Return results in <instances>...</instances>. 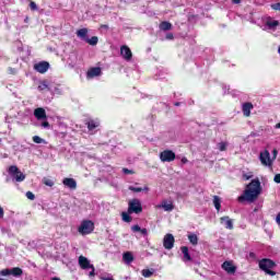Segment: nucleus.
<instances>
[{
  "mask_svg": "<svg viewBox=\"0 0 280 280\" xmlns=\"http://www.w3.org/2000/svg\"><path fill=\"white\" fill-rule=\"evenodd\" d=\"M220 222L221 224H224L225 229H228L229 231H233V220H231V218L221 217Z\"/></svg>",
  "mask_w": 280,
  "mask_h": 280,
  "instance_id": "dca6fc26",
  "label": "nucleus"
},
{
  "mask_svg": "<svg viewBox=\"0 0 280 280\" xmlns=\"http://www.w3.org/2000/svg\"><path fill=\"white\" fill-rule=\"evenodd\" d=\"M143 206H141V200L135 198L128 202V213H142Z\"/></svg>",
  "mask_w": 280,
  "mask_h": 280,
  "instance_id": "39448f33",
  "label": "nucleus"
},
{
  "mask_svg": "<svg viewBox=\"0 0 280 280\" xmlns=\"http://www.w3.org/2000/svg\"><path fill=\"white\" fill-rule=\"evenodd\" d=\"M258 266L260 270H264V272L270 275V277H275V275H277V272L272 271V268L276 266V264L270 258H262L259 260Z\"/></svg>",
  "mask_w": 280,
  "mask_h": 280,
  "instance_id": "7ed1b4c3",
  "label": "nucleus"
},
{
  "mask_svg": "<svg viewBox=\"0 0 280 280\" xmlns=\"http://www.w3.org/2000/svg\"><path fill=\"white\" fill-rule=\"evenodd\" d=\"M131 231H133V233H140L141 226H139V224H136V225L131 226Z\"/></svg>",
  "mask_w": 280,
  "mask_h": 280,
  "instance_id": "ea45409f",
  "label": "nucleus"
},
{
  "mask_svg": "<svg viewBox=\"0 0 280 280\" xmlns=\"http://www.w3.org/2000/svg\"><path fill=\"white\" fill-rule=\"evenodd\" d=\"M232 3L238 4L242 3V0H232Z\"/></svg>",
  "mask_w": 280,
  "mask_h": 280,
  "instance_id": "3c124183",
  "label": "nucleus"
},
{
  "mask_svg": "<svg viewBox=\"0 0 280 280\" xmlns=\"http://www.w3.org/2000/svg\"><path fill=\"white\" fill-rule=\"evenodd\" d=\"M102 75V68L100 67H94V68H90L86 72V78H97Z\"/></svg>",
  "mask_w": 280,
  "mask_h": 280,
  "instance_id": "4468645a",
  "label": "nucleus"
},
{
  "mask_svg": "<svg viewBox=\"0 0 280 280\" xmlns=\"http://www.w3.org/2000/svg\"><path fill=\"white\" fill-rule=\"evenodd\" d=\"M228 147H229L228 142H219L218 143V148H219L220 152H226Z\"/></svg>",
  "mask_w": 280,
  "mask_h": 280,
  "instance_id": "7c9ffc66",
  "label": "nucleus"
},
{
  "mask_svg": "<svg viewBox=\"0 0 280 280\" xmlns=\"http://www.w3.org/2000/svg\"><path fill=\"white\" fill-rule=\"evenodd\" d=\"M243 178H244L245 180H250V178H253V176L243 175Z\"/></svg>",
  "mask_w": 280,
  "mask_h": 280,
  "instance_id": "09e8293b",
  "label": "nucleus"
},
{
  "mask_svg": "<svg viewBox=\"0 0 280 280\" xmlns=\"http://www.w3.org/2000/svg\"><path fill=\"white\" fill-rule=\"evenodd\" d=\"M30 9L33 11V12H36V10H38V5H36V2L34 1H30Z\"/></svg>",
  "mask_w": 280,
  "mask_h": 280,
  "instance_id": "e433bc0d",
  "label": "nucleus"
},
{
  "mask_svg": "<svg viewBox=\"0 0 280 280\" xmlns=\"http://www.w3.org/2000/svg\"><path fill=\"white\" fill-rule=\"evenodd\" d=\"M176 240L173 234H166L163 238V246L166 250H172L174 248Z\"/></svg>",
  "mask_w": 280,
  "mask_h": 280,
  "instance_id": "0eeeda50",
  "label": "nucleus"
},
{
  "mask_svg": "<svg viewBox=\"0 0 280 280\" xmlns=\"http://www.w3.org/2000/svg\"><path fill=\"white\" fill-rule=\"evenodd\" d=\"M78 38H81V40H88L89 38V28H81L77 31Z\"/></svg>",
  "mask_w": 280,
  "mask_h": 280,
  "instance_id": "6ab92c4d",
  "label": "nucleus"
},
{
  "mask_svg": "<svg viewBox=\"0 0 280 280\" xmlns=\"http://www.w3.org/2000/svg\"><path fill=\"white\" fill-rule=\"evenodd\" d=\"M26 198H27L28 200H35V199H36V196L34 195V192L27 191V192H26Z\"/></svg>",
  "mask_w": 280,
  "mask_h": 280,
  "instance_id": "58836bf2",
  "label": "nucleus"
},
{
  "mask_svg": "<svg viewBox=\"0 0 280 280\" xmlns=\"http://www.w3.org/2000/svg\"><path fill=\"white\" fill-rule=\"evenodd\" d=\"M33 69L37 71V73H47L49 71V62L48 61H39L33 66Z\"/></svg>",
  "mask_w": 280,
  "mask_h": 280,
  "instance_id": "6e6552de",
  "label": "nucleus"
},
{
  "mask_svg": "<svg viewBox=\"0 0 280 280\" xmlns=\"http://www.w3.org/2000/svg\"><path fill=\"white\" fill-rule=\"evenodd\" d=\"M85 43H88V45H91L92 47H95V45L100 43V38L97 36H92L91 38L85 39Z\"/></svg>",
  "mask_w": 280,
  "mask_h": 280,
  "instance_id": "b1692460",
  "label": "nucleus"
},
{
  "mask_svg": "<svg viewBox=\"0 0 280 280\" xmlns=\"http://www.w3.org/2000/svg\"><path fill=\"white\" fill-rule=\"evenodd\" d=\"M187 162H188L187 158H183V159H182V163L185 164V163H187Z\"/></svg>",
  "mask_w": 280,
  "mask_h": 280,
  "instance_id": "864d4df0",
  "label": "nucleus"
},
{
  "mask_svg": "<svg viewBox=\"0 0 280 280\" xmlns=\"http://www.w3.org/2000/svg\"><path fill=\"white\" fill-rule=\"evenodd\" d=\"M62 185H65V187H68V189H78V182H75V179L71 177L63 178Z\"/></svg>",
  "mask_w": 280,
  "mask_h": 280,
  "instance_id": "f8f14e48",
  "label": "nucleus"
},
{
  "mask_svg": "<svg viewBox=\"0 0 280 280\" xmlns=\"http://www.w3.org/2000/svg\"><path fill=\"white\" fill-rule=\"evenodd\" d=\"M102 30H108V25L107 24H103L101 25Z\"/></svg>",
  "mask_w": 280,
  "mask_h": 280,
  "instance_id": "603ef678",
  "label": "nucleus"
},
{
  "mask_svg": "<svg viewBox=\"0 0 280 280\" xmlns=\"http://www.w3.org/2000/svg\"><path fill=\"white\" fill-rule=\"evenodd\" d=\"M166 39H167V40H174V34L167 33V34H166Z\"/></svg>",
  "mask_w": 280,
  "mask_h": 280,
  "instance_id": "79ce46f5",
  "label": "nucleus"
},
{
  "mask_svg": "<svg viewBox=\"0 0 280 280\" xmlns=\"http://www.w3.org/2000/svg\"><path fill=\"white\" fill-rule=\"evenodd\" d=\"M249 255H250V257H254V256H255V254H254V253H250Z\"/></svg>",
  "mask_w": 280,
  "mask_h": 280,
  "instance_id": "bf43d9fd",
  "label": "nucleus"
},
{
  "mask_svg": "<svg viewBox=\"0 0 280 280\" xmlns=\"http://www.w3.org/2000/svg\"><path fill=\"white\" fill-rule=\"evenodd\" d=\"M0 275L1 277H10V275H12V269H2Z\"/></svg>",
  "mask_w": 280,
  "mask_h": 280,
  "instance_id": "2f4dec72",
  "label": "nucleus"
},
{
  "mask_svg": "<svg viewBox=\"0 0 280 280\" xmlns=\"http://www.w3.org/2000/svg\"><path fill=\"white\" fill-rule=\"evenodd\" d=\"M276 128H277V129H280V122H278V124L276 125Z\"/></svg>",
  "mask_w": 280,
  "mask_h": 280,
  "instance_id": "5fc2aeb1",
  "label": "nucleus"
},
{
  "mask_svg": "<svg viewBox=\"0 0 280 280\" xmlns=\"http://www.w3.org/2000/svg\"><path fill=\"white\" fill-rule=\"evenodd\" d=\"M188 240L192 246H198V235L196 234H189Z\"/></svg>",
  "mask_w": 280,
  "mask_h": 280,
  "instance_id": "bb28decb",
  "label": "nucleus"
},
{
  "mask_svg": "<svg viewBox=\"0 0 280 280\" xmlns=\"http://www.w3.org/2000/svg\"><path fill=\"white\" fill-rule=\"evenodd\" d=\"M152 275H154V271H152L150 269L142 270V277H144L145 279H150V277H152Z\"/></svg>",
  "mask_w": 280,
  "mask_h": 280,
  "instance_id": "c756f323",
  "label": "nucleus"
},
{
  "mask_svg": "<svg viewBox=\"0 0 280 280\" xmlns=\"http://www.w3.org/2000/svg\"><path fill=\"white\" fill-rule=\"evenodd\" d=\"M124 174H135V171L128 170V168H122Z\"/></svg>",
  "mask_w": 280,
  "mask_h": 280,
  "instance_id": "37998d69",
  "label": "nucleus"
},
{
  "mask_svg": "<svg viewBox=\"0 0 280 280\" xmlns=\"http://www.w3.org/2000/svg\"><path fill=\"white\" fill-rule=\"evenodd\" d=\"M120 56H122V58L125 60H132V50H130V47L128 46H121L120 47Z\"/></svg>",
  "mask_w": 280,
  "mask_h": 280,
  "instance_id": "9b49d317",
  "label": "nucleus"
},
{
  "mask_svg": "<svg viewBox=\"0 0 280 280\" xmlns=\"http://www.w3.org/2000/svg\"><path fill=\"white\" fill-rule=\"evenodd\" d=\"M259 159H260L261 165H265V166L272 165V160L270 159V152L268 150L260 152Z\"/></svg>",
  "mask_w": 280,
  "mask_h": 280,
  "instance_id": "1a4fd4ad",
  "label": "nucleus"
},
{
  "mask_svg": "<svg viewBox=\"0 0 280 280\" xmlns=\"http://www.w3.org/2000/svg\"><path fill=\"white\" fill-rule=\"evenodd\" d=\"M3 215H4V212H3L2 207L0 206V218H3Z\"/></svg>",
  "mask_w": 280,
  "mask_h": 280,
  "instance_id": "8fccbe9b",
  "label": "nucleus"
},
{
  "mask_svg": "<svg viewBox=\"0 0 280 280\" xmlns=\"http://www.w3.org/2000/svg\"><path fill=\"white\" fill-rule=\"evenodd\" d=\"M46 89H49V85L47 84V81H43V82L38 85V91H46Z\"/></svg>",
  "mask_w": 280,
  "mask_h": 280,
  "instance_id": "473e14b6",
  "label": "nucleus"
},
{
  "mask_svg": "<svg viewBox=\"0 0 280 280\" xmlns=\"http://www.w3.org/2000/svg\"><path fill=\"white\" fill-rule=\"evenodd\" d=\"M160 30L162 32H170V30H172V23L164 21L160 23Z\"/></svg>",
  "mask_w": 280,
  "mask_h": 280,
  "instance_id": "5701e85b",
  "label": "nucleus"
},
{
  "mask_svg": "<svg viewBox=\"0 0 280 280\" xmlns=\"http://www.w3.org/2000/svg\"><path fill=\"white\" fill-rule=\"evenodd\" d=\"M174 106H180V103L177 102V103L174 104Z\"/></svg>",
  "mask_w": 280,
  "mask_h": 280,
  "instance_id": "4d7b16f0",
  "label": "nucleus"
},
{
  "mask_svg": "<svg viewBox=\"0 0 280 280\" xmlns=\"http://www.w3.org/2000/svg\"><path fill=\"white\" fill-rule=\"evenodd\" d=\"M261 194V182L259 178L253 179L245 188L244 194L238 197V202H255Z\"/></svg>",
  "mask_w": 280,
  "mask_h": 280,
  "instance_id": "f257e3e1",
  "label": "nucleus"
},
{
  "mask_svg": "<svg viewBox=\"0 0 280 280\" xmlns=\"http://www.w3.org/2000/svg\"><path fill=\"white\" fill-rule=\"evenodd\" d=\"M79 266L82 268V270H89L90 268H93V265H91L89 258L84 256L79 257Z\"/></svg>",
  "mask_w": 280,
  "mask_h": 280,
  "instance_id": "ddd939ff",
  "label": "nucleus"
},
{
  "mask_svg": "<svg viewBox=\"0 0 280 280\" xmlns=\"http://www.w3.org/2000/svg\"><path fill=\"white\" fill-rule=\"evenodd\" d=\"M34 115L36 117V119L40 120V119H47V112H45V108L43 107H38L34 110Z\"/></svg>",
  "mask_w": 280,
  "mask_h": 280,
  "instance_id": "f3484780",
  "label": "nucleus"
},
{
  "mask_svg": "<svg viewBox=\"0 0 280 280\" xmlns=\"http://www.w3.org/2000/svg\"><path fill=\"white\" fill-rule=\"evenodd\" d=\"M180 250L184 255V261H191V255H189V247L187 246H182Z\"/></svg>",
  "mask_w": 280,
  "mask_h": 280,
  "instance_id": "412c9836",
  "label": "nucleus"
},
{
  "mask_svg": "<svg viewBox=\"0 0 280 280\" xmlns=\"http://www.w3.org/2000/svg\"><path fill=\"white\" fill-rule=\"evenodd\" d=\"M253 108H255L253 103H250V102L244 103L242 106L244 117H250V110H253Z\"/></svg>",
  "mask_w": 280,
  "mask_h": 280,
  "instance_id": "2eb2a0df",
  "label": "nucleus"
},
{
  "mask_svg": "<svg viewBox=\"0 0 280 280\" xmlns=\"http://www.w3.org/2000/svg\"><path fill=\"white\" fill-rule=\"evenodd\" d=\"M160 161L162 163H172V161H176V153L172 150H164L160 153Z\"/></svg>",
  "mask_w": 280,
  "mask_h": 280,
  "instance_id": "423d86ee",
  "label": "nucleus"
},
{
  "mask_svg": "<svg viewBox=\"0 0 280 280\" xmlns=\"http://www.w3.org/2000/svg\"><path fill=\"white\" fill-rule=\"evenodd\" d=\"M271 10H275V12H280V2L270 4Z\"/></svg>",
  "mask_w": 280,
  "mask_h": 280,
  "instance_id": "f704fd0d",
  "label": "nucleus"
},
{
  "mask_svg": "<svg viewBox=\"0 0 280 280\" xmlns=\"http://www.w3.org/2000/svg\"><path fill=\"white\" fill-rule=\"evenodd\" d=\"M78 231L81 235H91V233L95 231V223H93L91 220L82 221Z\"/></svg>",
  "mask_w": 280,
  "mask_h": 280,
  "instance_id": "20e7f679",
  "label": "nucleus"
},
{
  "mask_svg": "<svg viewBox=\"0 0 280 280\" xmlns=\"http://www.w3.org/2000/svg\"><path fill=\"white\" fill-rule=\"evenodd\" d=\"M122 259L126 264H132L135 261V256L130 252H126L122 255Z\"/></svg>",
  "mask_w": 280,
  "mask_h": 280,
  "instance_id": "4be33fe9",
  "label": "nucleus"
},
{
  "mask_svg": "<svg viewBox=\"0 0 280 280\" xmlns=\"http://www.w3.org/2000/svg\"><path fill=\"white\" fill-rule=\"evenodd\" d=\"M104 280H115V279H113V278H105Z\"/></svg>",
  "mask_w": 280,
  "mask_h": 280,
  "instance_id": "13d9d810",
  "label": "nucleus"
},
{
  "mask_svg": "<svg viewBox=\"0 0 280 280\" xmlns=\"http://www.w3.org/2000/svg\"><path fill=\"white\" fill-rule=\"evenodd\" d=\"M43 183H44V185H46V187H54V180H51V179H49L47 177H45L43 179Z\"/></svg>",
  "mask_w": 280,
  "mask_h": 280,
  "instance_id": "72a5a7b5",
  "label": "nucleus"
},
{
  "mask_svg": "<svg viewBox=\"0 0 280 280\" xmlns=\"http://www.w3.org/2000/svg\"><path fill=\"white\" fill-rule=\"evenodd\" d=\"M129 190L130 191H133L135 194H140V191H148V187H145L144 189L143 188H141V187H133V186H130L129 187Z\"/></svg>",
  "mask_w": 280,
  "mask_h": 280,
  "instance_id": "c85d7f7f",
  "label": "nucleus"
},
{
  "mask_svg": "<svg viewBox=\"0 0 280 280\" xmlns=\"http://www.w3.org/2000/svg\"><path fill=\"white\" fill-rule=\"evenodd\" d=\"M213 205L217 211H220V209H222V200L218 196H213Z\"/></svg>",
  "mask_w": 280,
  "mask_h": 280,
  "instance_id": "393cba45",
  "label": "nucleus"
},
{
  "mask_svg": "<svg viewBox=\"0 0 280 280\" xmlns=\"http://www.w3.org/2000/svg\"><path fill=\"white\" fill-rule=\"evenodd\" d=\"M267 25L268 27H278L279 21L273 20V21L267 22Z\"/></svg>",
  "mask_w": 280,
  "mask_h": 280,
  "instance_id": "c9c22d12",
  "label": "nucleus"
},
{
  "mask_svg": "<svg viewBox=\"0 0 280 280\" xmlns=\"http://www.w3.org/2000/svg\"><path fill=\"white\" fill-rule=\"evenodd\" d=\"M92 271H90V277H95V267L90 268Z\"/></svg>",
  "mask_w": 280,
  "mask_h": 280,
  "instance_id": "a18cd8bd",
  "label": "nucleus"
},
{
  "mask_svg": "<svg viewBox=\"0 0 280 280\" xmlns=\"http://www.w3.org/2000/svg\"><path fill=\"white\" fill-rule=\"evenodd\" d=\"M34 143H45V140L38 136L33 137Z\"/></svg>",
  "mask_w": 280,
  "mask_h": 280,
  "instance_id": "4c0bfd02",
  "label": "nucleus"
},
{
  "mask_svg": "<svg viewBox=\"0 0 280 280\" xmlns=\"http://www.w3.org/2000/svg\"><path fill=\"white\" fill-rule=\"evenodd\" d=\"M159 207L164 209V211H174V203L172 201L167 202V200H163Z\"/></svg>",
  "mask_w": 280,
  "mask_h": 280,
  "instance_id": "aec40b11",
  "label": "nucleus"
},
{
  "mask_svg": "<svg viewBox=\"0 0 280 280\" xmlns=\"http://www.w3.org/2000/svg\"><path fill=\"white\" fill-rule=\"evenodd\" d=\"M276 222H277V224H279V226H280V212L277 214V217H276Z\"/></svg>",
  "mask_w": 280,
  "mask_h": 280,
  "instance_id": "de8ad7c7",
  "label": "nucleus"
},
{
  "mask_svg": "<svg viewBox=\"0 0 280 280\" xmlns=\"http://www.w3.org/2000/svg\"><path fill=\"white\" fill-rule=\"evenodd\" d=\"M11 275L13 277H21L23 275V269H21L20 267L12 268Z\"/></svg>",
  "mask_w": 280,
  "mask_h": 280,
  "instance_id": "a878e982",
  "label": "nucleus"
},
{
  "mask_svg": "<svg viewBox=\"0 0 280 280\" xmlns=\"http://www.w3.org/2000/svg\"><path fill=\"white\" fill-rule=\"evenodd\" d=\"M43 128H49V121L42 122Z\"/></svg>",
  "mask_w": 280,
  "mask_h": 280,
  "instance_id": "49530a36",
  "label": "nucleus"
},
{
  "mask_svg": "<svg viewBox=\"0 0 280 280\" xmlns=\"http://www.w3.org/2000/svg\"><path fill=\"white\" fill-rule=\"evenodd\" d=\"M7 172L9 176H11L12 180H14L15 183H23V180H25L26 178L25 174H23V172H21V170L16 165L9 166Z\"/></svg>",
  "mask_w": 280,
  "mask_h": 280,
  "instance_id": "f03ea898",
  "label": "nucleus"
},
{
  "mask_svg": "<svg viewBox=\"0 0 280 280\" xmlns=\"http://www.w3.org/2000/svg\"><path fill=\"white\" fill-rule=\"evenodd\" d=\"M275 183L280 184V174H276L273 177Z\"/></svg>",
  "mask_w": 280,
  "mask_h": 280,
  "instance_id": "a19ab883",
  "label": "nucleus"
},
{
  "mask_svg": "<svg viewBox=\"0 0 280 280\" xmlns=\"http://www.w3.org/2000/svg\"><path fill=\"white\" fill-rule=\"evenodd\" d=\"M10 71H12V73H14V69L10 68Z\"/></svg>",
  "mask_w": 280,
  "mask_h": 280,
  "instance_id": "052dcab7",
  "label": "nucleus"
},
{
  "mask_svg": "<svg viewBox=\"0 0 280 280\" xmlns=\"http://www.w3.org/2000/svg\"><path fill=\"white\" fill-rule=\"evenodd\" d=\"M222 268L223 270H225V272H228V275H235L237 270V267H235L234 264L231 261H224L222 264Z\"/></svg>",
  "mask_w": 280,
  "mask_h": 280,
  "instance_id": "9d476101",
  "label": "nucleus"
},
{
  "mask_svg": "<svg viewBox=\"0 0 280 280\" xmlns=\"http://www.w3.org/2000/svg\"><path fill=\"white\" fill-rule=\"evenodd\" d=\"M278 152L277 150H273V156H277Z\"/></svg>",
  "mask_w": 280,
  "mask_h": 280,
  "instance_id": "6e6d98bb",
  "label": "nucleus"
},
{
  "mask_svg": "<svg viewBox=\"0 0 280 280\" xmlns=\"http://www.w3.org/2000/svg\"><path fill=\"white\" fill-rule=\"evenodd\" d=\"M140 233H141L142 235H148V229H141V228H140Z\"/></svg>",
  "mask_w": 280,
  "mask_h": 280,
  "instance_id": "c03bdc74",
  "label": "nucleus"
},
{
  "mask_svg": "<svg viewBox=\"0 0 280 280\" xmlns=\"http://www.w3.org/2000/svg\"><path fill=\"white\" fill-rule=\"evenodd\" d=\"M122 222H132V217H130L129 212H121Z\"/></svg>",
  "mask_w": 280,
  "mask_h": 280,
  "instance_id": "cd10ccee",
  "label": "nucleus"
},
{
  "mask_svg": "<svg viewBox=\"0 0 280 280\" xmlns=\"http://www.w3.org/2000/svg\"><path fill=\"white\" fill-rule=\"evenodd\" d=\"M85 125L88 126V130L93 131L95 128H100V120L98 119H89L86 120Z\"/></svg>",
  "mask_w": 280,
  "mask_h": 280,
  "instance_id": "a211bd4d",
  "label": "nucleus"
}]
</instances>
